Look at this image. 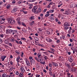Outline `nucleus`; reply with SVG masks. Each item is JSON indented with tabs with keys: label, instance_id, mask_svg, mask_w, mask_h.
I'll use <instances>...</instances> for the list:
<instances>
[{
	"label": "nucleus",
	"instance_id": "f257e3e1",
	"mask_svg": "<svg viewBox=\"0 0 77 77\" xmlns=\"http://www.w3.org/2000/svg\"><path fill=\"white\" fill-rule=\"evenodd\" d=\"M37 9H38V6H35L32 9V11L35 14H38L39 8L38 9V11L37 10Z\"/></svg>",
	"mask_w": 77,
	"mask_h": 77
},
{
	"label": "nucleus",
	"instance_id": "f03ea898",
	"mask_svg": "<svg viewBox=\"0 0 77 77\" xmlns=\"http://www.w3.org/2000/svg\"><path fill=\"white\" fill-rule=\"evenodd\" d=\"M7 21L9 24L14 25L15 23V21L14 20H11L10 18H8L7 19Z\"/></svg>",
	"mask_w": 77,
	"mask_h": 77
},
{
	"label": "nucleus",
	"instance_id": "7ed1b4c3",
	"mask_svg": "<svg viewBox=\"0 0 77 77\" xmlns=\"http://www.w3.org/2000/svg\"><path fill=\"white\" fill-rule=\"evenodd\" d=\"M39 62H40V63H41V64H44V65H45V61L42 62V55H41V54H39Z\"/></svg>",
	"mask_w": 77,
	"mask_h": 77
},
{
	"label": "nucleus",
	"instance_id": "20e7f679",
	"mask_svg": "<svg viewBox=\"0 0 77 77\" xmlns=\"http://www.w3.org/2000/svg\"><path fill=\"white\" fill-rule=\"evenodd\" d=\"M50 50L51 51H48V52H49V53H52L53 54H55V53L54 52L56 51L55 49L53 48H50Z\"/></svg>",
	"mask_w": 77,
	"mask_h": 77
},
{
	"label": "nucleus",
	"instance_id": "39448f33",
	"mask_svg": "<svg viewBox=\"0 0 77 77\" xmlns=\"http://www.w3.org/2000/svg\"><path fill=\"white\" fill-rule=\"evenodd\" d=\"M52 65L54 67H55L57 68V67H58V63H56L54 62H52Z\"/></svg>",
	"mask_w": 77,
	"mask_h": 77
},
{
	"label": "nucleus",
	"instance_id": "423d86ee",
	"mask_svg": "<svg viewBox=\"0 0 77 77\" xmlns=\"http://www.w3.org/2000/svg\"><path fill=\"white\" fill-rule=\"evenodd\" d=\"M69 60L70 62L72 63L73 60H74V57L73 56H71L70 58L69 59Z\"/></svg>",
	"mask_w": 77,
	"mask_h": 77
},
{
	"label": "nucleus",
	"instance_id": "0eeeda50",
	"mask_svg": "<svg viewBox=\"0 0 77 77\" xmlns=\"http://www.w3.org/2000/svg\"><path fill=\"white\" fill-rule=\"evenodd\" d=\"M65 65L69 69H71V65L69 63H65Z\"/></svg>",
	"mask_w": 77,
	"mask_h": 77
},
{
	"label": "nucleus",
	"instance_id": "6e6552de",
	"mask_svg": "<svg viewBox=\"0 0 77 77\" xmlns=\"http://www.w3.org/2000/svg\"><path fill=\"white\" fill-rule=\"evenodd\" d=\"M30 62H31V65H34L35 63V60H34L33 59H32V60H31Z\"/></svg>",
	"mask_w": 77,
	"mask_h": 77
},
{
	"label": "nucleus",
	"instance_id": "1a4fd4ad",
	"mask_svg": "<svg viewBox=\"0 0 77 77\" xmlns=\"http://www.w3.org/2000/svg\"><path fill=\"white\" fill-rule=\"evenodd\" d=\"M46 41L48 42H52V40H51V39L50 38L48 37H47L46 38Z\"/></svg>",
	"mask_w": 77,
	"mask_h": 77
},
{
	"label": "nucleus",
	"instance_id": "9d476101",
	"mask_svg": "<svg viewBox=\"0 0 77 77\" xmlns=\"http://www.w3.org/2000/svg\"><path fill=\"white\" fill-rule=\"evenodd\" d=\"M64 27H67L68 26H70V25L67 22H66L65 23H64Z\"/></svg>",
	"mask_w": 77,
	"mask_h": 77
},
{
	"label": "nucleus",
	"instance_id": "9b49d317",
	"mask_svg": "<svg viewBox=\"0 0 77 77\" xmlns=\"http://www.w3.org/2000/svg\"><path fill=\"white\" fill-rule=\"evenodd\" d=\"M17 62L18 63V62H20L21 63L23 64V63H24V61H23V58H21L20 60L17 61Z\"/></svg>",
	"mask_w": 77,
	"mask_h": 77
},
{
	"label": "nucleus",
	"instance_id": "f8f14e48",
	"mask_svg": "<svg viewBox=\"0 0 77 77\" xmlns=\"http://www.w3.org/2000/svg\"><path fill=\"white\" fill-rule=\"evenodd\" d=\"M39 37L40 38L41 40H42V39H44V38L42 36V34H40L39 35Z\"/></svg>",
	"mask_w": 77,
	"mask_h": 77
},
{
	"label": "nucleus",
	"instance_id": "ddd939ff",
	"mask_svg": "<svg viewBox=\"0 0 77 77\" xmlns=\"http://www.w3.org/2000/svg\"><path fill=\"white\" fill-rule=\"evenodd\" d=\"M26 63L28 66H30V62L29 61H26Z\"/></svg>",
	"mask_w": 77,
	"mask_h": 77
},
{
	"label": "nucleus",
	"instance_id": "4468645a",
	"mask_svg": "<svg viewBox=\"0 0 77 77\" xmlns=\"http://www.w3.org/2000/svg\"><path fill=\"white\" fill-rule=\"evenodd\" d=\"M6 56H2L1 57V59H2V61H4V60H5V59L6 58Z\"/></svg>",
	"mask_w": 77,
	"mask_h": 77
},
{
	"label": "nucleus",
	"instance_id": "2eb2a0df",
	"mask_svg": "<svg viewBox=\"0 0 77 77\" xmlns=\"http://www.w3.org/2000/svg\"><path fill=\"white\" fill-rule=\"evenodd\" d=\"M20 18H17V23L18 24H19V26H20L21 25V22H20Z\"/></svg>",
	"mask_w": 77,
	"mask_h": 77
},
{
	"label": "nucleus",
	"instance_id": "dca6fc26",
	"mask_svg": "<svg viewBox=\"0 0 77 77\" xmlns=\"http://www.w3.org/2000/svg\"><path fill=\"white\" fill-rule=\"evenodd\" d=\"M4 42L6 44H9V40L8 39L5 40L4 41Z\"/></svg>",
	"mask_w": 77,
	"mask_h": 77
},
{
	"label": "nucleus",
	"instance_id": "f3484780",
	"mask_svg": "<svg viewBox=\"0 0 77 77\" xmlns=\"http://www.w3.org/2000/svg\"><path fill=\"white\" fill-rule=\"evenodd\" d=\"M75 61H73V63L71 64V66H72L73 67L74 66H75Z\"/></svg>",
	"mask_w": 77,
	"mask_h": 77
},
{
	"label": "nucleus",
	"instance_id": "a211bd4d",
	"mask_svg": "<svg viewBox=\"0 0 77 77\" xmlns=\"http://www.w3.org/2000/svg\"><path fill=\"white\" fill-rule=\"evenodd\" d=\"M70 49H71L72 50V51L76 50V49H75V47H73V46H72V47L70 48Z\"/></svg>",
	"mask_w": 77,
	"mask_h": 77
},
{
	"label": "nucleus",
	"instance_id": "6ab92c4d",
	"mask_svg": "<svg viewBox=\"0 0 77 77\" xmlns=\"http://www.w3.org/2000/svg\"><path fill=\"white\" fill-rule=\"evenodd\" d=\"M17 11V9H14L12 10L11 11V13H15V12Z\"/></svg>",
	"mask_w": 77,
	"mask_h": 77
},
{
	"label": "nucleus",
	"instance_id": "aec40b11",
	"mask_svg": "<svg viewBox=\"0 0 77 77\" xmlns=\"http://www.w3.org/2000/svg\"><path fill=\"white\" fill-rule=\"evenodd\" d=\"M7 33H11V29H7L6 30Z\"/></svg>",
	"mask_w": 77,
	"mask_h": 77
},
{
	"label": "nucleus",
	"instance_id": "412c9836",
	"mask_svg": "<svg viewBox=\"0 0 77 77\" xmlns=\"http://www.w3.org/2000/svg\"><path fill=\"white\" fill-rule=\"evenodd\" d=\"M8 77V75H6V74L4 73L2 75V77Z\"/></svg>",
	"mask_w": 77,
	"mask_h": 77
},
{
	"label": "nucleus",
	"instance_id": "4be33fe9",
	"mask_svg": "<svg viewBox=\"0 0 77 77\" xmlns=\"http://www.w3.org/2000/svg\"><path fill=\"white\" fill-rule=\"evenodd\" d=\"M21 72H24V68L23 67H22L21 68Z\"/></svg>",
	"mask_w": 77,
	"mask_h": 77
},
{
	"label": "nucleus",
	"instance_id": "5701e85b",
	"mask_svg": "<svg viewBox=\"0 0 77 77\" xmlns=\"http://www.w3.org/2000/svg\"><path fill=\"white\" fill-rule=\"evenodd\" d=\"M23 73H19V77H23Z\"/></svg>",
	"mask_w": 77,
	"mask_h": 77
},
{
	"label": "nucleus",
	"instance_id": "b1692460",
	"mask_svg": "<svg viewBox=\"0 0 77 77\" xmlns=\"http://www.w3.org/2000/svg\"><path fill=\"white\" fill-rule=\"evenodd\" d=\"M44 57V59H45V60H47V59H48V57H47V56L44 55V56H43Z\"/></svg>",
	"mask_w": 77,
	"mask_h": 77
},
{
	"label": "nucleus",
	"instance_id": "393cba45",
	"mask_svg": "<svg viewBox=\"0 0 77 77\" xmlns=\"http://www.w3.org/2000/svg\"><path fill=\"white\" fill-rule=\"evenodd\" d=\"M69 29V27L68 26L64 27V30H67L68 29Z\"/></svg>",
	"mask_w": 77,
	"mask_h": 77
},
{
	"label": "nucleus",
	"instance_id": "a878e982",
	"mask_svg": "<svg viewBox=\"0 0 77 77\" xmlns=\"http://www.w3.org/2000/svg\"><path fill=\"white\" fill-rule=\"evenodd\" d=\"M35 60H36L38 62H39V58H38L37 57H35Z\"/></svg>",
	"mask_w": 77,
	"mask_h": 77
},
{
	"label": "nucleus",
	"instance_id": "bb28decb",
	"mask_svg": "<svg viewBox=\"0 0 77 77\" xmlns=\"http://www.w3.org/2000/svg\"><path fill=\"white\" fill-rule=\"evenodd\" d=\"M29 19L30 20H34L35 19V17H34V16H32L29 17Z\"/></svg>",
	"mask_w": 77,
	"mask_h": 77
},
{
	"label": "nucleus",
	"instance_id": "cd10ccee",
	"mask_svg": "<svg viewBox=\"0 0 77 77\" xmlns=\"http://www.w3.org/2000/svg\"><path fill=\"white\" fill-rule=\"evenodd\" d=\"M54 10H50L49 11L50 12V13H53L54 12Z\"/></svg>",
	"mask_w": 77,
	"mask_h": 77
},
{
	"label": "nucleus",
	"instance_id": "c85d7f7f",
	"mask_svg": "<svg viewBox=\"0 0 77 77\" xmlns=\"http://www.w3.org/2000/svg\"><path fill=\"white\" fill-rule=\"evenodd\" d=\"M71 6L72 8H75V4H72L71 5Z\"/></svg>",
	"mask_w": 77,
	"mask_h": 77
},
{
	"label": "nucleus",
	"instance_id": "c756f323",
	"mask_svg": "<svg viewBox=\"0 0 77 77\" xmlns=\"http://www.w3.org/2000/svg\"><path fill=\"white\" fill-rule=\"evenodd\" d=\"M20 59V56H18V57H17L16 58V60H17V61H18Z\"/></svg>",
	"mask_w": 77,
	"mask_h": 77
},
{
	"label": "nucleus",
	"instance_id": "7c9ffc66",
	"mask_svg": "<svg viewBox=\"0 0 77 77\" xmlns=\"http://www.w3.org/2000/svg\"><path fill=\"white\" fill-rule=\"evenodd\" d=\"M21 24L23 25V26H24V27H26V24H25L24 23L22 22Z\"/></svg>",
	"mask_w": 77,
	"mask_h": 77
},
{
	"label": "nucleus",
	"instance_id": "2f4dec72",
	"mask_svg": "<svg viewBox=\"0 0 77 77\" xmlns=\"http://www.w3.org/2000/svg\"><path fill=\"white\" fill-rule=\"evenodd\" d=\"M34 39L35 40L37 41H38V38H37V37H35L34 38Z\"/></svg>",
	"mask_w": 77,
	"mask_h": 77
},
{
	"label": "nucleus",
	"instance_id": "473e14b6",
	"mask_svg": "<svg viewBox=\"0 0 77 77\" xmlns=\"http://www.w3.org/2000/svg\"><path fill=\"white\" fill-rule=\"evenodd\" d=\"M34 24V21H32L31 23H30V25L31 26H32L33 24Z\"/></svg>",
	"mask_w": 77,
	"mask_h": 77
},
{
	"label": "nucleus",
	"instance_id": "72a5a7b5",
	"mask_svg": "<svg viewBox=\"0 0 77 77\" xmlns=\"http://www.w3.org/2000/svg\"><path fill=\"white\" fill-rule=\"evenodd\" d=\"M50 15V14H46L45 15V17H48Z\"/></svg>",
	"mask_w": 77,
	"mask_h": 77
},
{
	"label": "nucleus",
	"instance_id": "f704fd0d",
	"mask_svg": "<svg viewBox=\"0 0 77 77\" xmlns=\"http://www.w3.org/2000/svg\"><path fill=\"white\" fill-rule=\"evenodd\" d=\"M10 40L11 42H14V41H15V40L14 38H11Z\"/></svg>",
	"mask_w": 77,
	"mask_h": 77
},
{
	"label": "nucleus",
	"instance_id": "c9c22d12",
	"mask_svg": "<svg viewBox=\"0 0 77 77\" xmlns=\"http://www.w3.org/2000/svg\"><path fill=\"white\" fill-rule=\"evenodd\" d=\"M65 14L66 15H69V13L68 12V11H66L65 13Z\"/></svg>",
	"mask_w": 77,
	"mask_h": 77
},
{
	"label": "nucleus",
	"instance_id": "e433bc0d",
	"mask_svg": "<svg viewBox=\"0 0 77 77\" xmlns=\"http://www.w3.org/2000/svg\"><path fill=\"white\" fill-rule=\"evenodd\" d=\"M49 66L50 67H51V68H52V64L51 63H49Z\"/></svg>",
	"mask_w": 77,
	"mask_h": 77
},
{
	"label": "nucleus",
	"instance_id": "4c0bfd02",
	"mask_svg": "<svg viewBox=\"0 0 77 77\" xmlns=\"http://www.w3.org/2000/svg\"><path fill=\"white\" fill-rule=\"evenodd\" d=\"M46 32L47 34H48V35H50V33L49 31H47Z\"/></svg>",
	"mask_w": 77,
	"mask_h": 77
},
{
	"label": "nucleus",
	"instance_id": "58836bf2",
	"mask_svg": "<svg viewBox=\"0 0 77 77\" xmlns=\"http://www.w3.org/2000/svg\"><path fill=\"white\" fill-rule=\"evenodd\" d=\"M29 2H35V0H28Z\"/></svg>",
	"mask_w": 77,
	"mask_h": 77
},
{
	"label": "nucleus",
	"instance_id": "ea45409f",
	"mask_svg": "<svg viewBox=\"0 0 77 77\" xmlns=\"http://www.w3.org/2000/svg\"><path fill=\"white\" fill-rule=\"evenodd\" d=\"M15 74L16 75H18V74H19V72L18 71H17L16 72Z\"/></svg>",
	"mask_w": 77,
	"mask_h": 77
},
{
	"label": "nucleus",
	"instance_id": "a19ab883",
	"mask_svg": "<svg viewBox=\"0 0 77 77\" xmlns=\"http://www.w3.org/2000/svg\"><path fill=\"white\" fill-rule=\"evenodd\" d=\"M15 53H16L18 55H20V53L18 51H15Z\"/></svg>",
	"mask_w": 77,
	"mask_h": 77
},
{
	"label": "nucleus",
	"instance_id": "79ce46f5",
	"mask_svg": "<svg viewBox=\"0 0 77 77\" xmlns=\"http://www.w3.org/2000/svg\"><path fill=\"white\" fill-rule=\"evenodd\" d=\"M8 45L10 46V47H12V45L10 43L8 44Z\"/></svg>",
	"mask_w": 77,
	"mask_h": 77
},
{
	"label": "nucleus",
	"instance_id": "37998d69",
	"mask_svg": "<svg viewBox=\"0 0 77 77\" xmlns=\"http://www.w3.org/2000/svg\"><path fill=\"white\" fill-rule=\"evenodd\" d=\"M47 10V9H45L43 11V12L44 13H45V11H46Z\"/></svg>",
	"mask_w": 77,
	"mask_h": 77
},
{
	"label": "nucleus",
	"instance_id": "c03bdc74",
	"mask_svg": "<svg viewBox=\"0 0 77 77\" xmlns=\"http://www.w3.org/2000/svg\"><path fill=\"white\" fill-rule=\"evenodd\" d=\"M39 46H41V47H44V46L43 45L40 44H39Z\"/></svg>",
	"mask_w": 77,
	"mask_h": 77
},
{
	"label": "nucleus",
	"instance_id": "a18cd8bd",
	"mask_svg": "<svg viewBox=\"0 0 77 77\" xmlns=\"http://www.w3.org/2000/svg\"><path fill=\"white\" fill-rule=\"evenodd\" d=\"M22 31H23V32H27V30L25 29H24L23 30H22Z\"/></svg>",
	"mask_w": 77,
	"mask_h": 77
},
{
	"label": "nucleus",
	"instance_id": "49530a36",
	"mask_svg": "<svg viewBox=\"0 0 77 77\" xmlns=\"http://www.w3.org/2000/svg\"><path fill=\"white\" fill-rule=\"evenodd\" d=\"M11 33H13L12 34L13 35H14V30H11Z\"/></svg>",
	"mask_w": 77,
	"mask_h": 77
},
{
	"label": "nucleus",
	"instance_id": "de8ad7c7",
	"mask_svg": "<svg viewBox=\"0 0 77 77\" xmlns=\"http://www.w3.org/2000/svg\"><path fill=\"white\" fill-rule=\"evenodd\" d=\"M41 11V8L40 7L39 8V12H40Z\"/></svg>",
	"mask_w": 77,
	"mask_h": 77
},
{
	"label": "nucleus",
	"instance_id": "09e8293b",
	"mask_svg": "<svg viewBox=\"0 0 77 77\" xmlns=\"http://www.w3.org/2000/svg\"><path fill=\"white\" fill-rule=\"evenodd\" d=\"M67 75H71V73H69V72H68L67 73Z\"/></svg>",
	"mask_w": 77,
	"mask_h": 77
},
{
	"label": "nucleus",
	"instance_id": "8fccbe9b",
	"mask_svg": "<svg viewBox=\"0 0 77 77\" xmlns=\"http://www.w3.org/2000/svg\"><path fill=\"white\" fill-rule=\"evenodd\" d=\"M21 39H22V40H23V41H26V38H22Z\"/></svg>",
	"mask_w": 77,
	"mask_h": 77
},
{
	"label": "nucleus",
	"instance_id": "3c124183",
	"mask_svg": "<svg viewBox=\"0 0 77 77\" xmlns=\"http://www.w3.org/2000/svg\"><path fill=\"white\" fill-rule=\"evenodd\" d=\"M10 64L11 65H13V62L12 61H10Z\"/></svg>",
	"mask_w": 77,
	"mask_h": 77
},
{
	"label": "nucleus",
	"instance_id": "603ef678",
	"mask_svg": "<svg viewBox=\"0 0 77 77\" xmlns=\"http://www.w3.org/2000/svg\"><path fill=\"white\" fill-rule=\"evenodd\" d=\"M0 36H1V38H3V34H1Z\"/></svg>",
	"mask_w": 77,
	"mask_h": 77
},
{
	"label": "nucleus",
	"instance_id": "864d4df0",
	"mask_svg": "<svg viewBox=\"0 0 77 77\" xmlns=\"http://www.w3.org/2000/svg\"><path fill=\"white\" fill-rule=\"evenodd\" d=\"M60 40H57V41H56V42H57V43H59V42H60Z\"/></svg>",
	"mask_w": 77,
	"mask_h": 77
},
{
	"label": "nucleus",
	"instance_id": "5fc2aeb1",
	"mask_svg": "<svg viewBox=\"0 0 77 77\" xmlns=\"http://www.w3.org/2000/svg\"><path fill=\"white\" fill-rule=\"evenodd\" d=\"M66 72H68L69 71V69H67V70H66Z\"/></svg>",
	"mask_w": 77,
	"mask_h": 77
},
{
	"label": "nucleus",
	"instance_id": "6e6d98bb",
	"mask_svg": "<svg viewBox=\"0 0 77 77\" xmlns=\"http://www.w3.org/2000/svg\"><path fill=\"white\" fill-rule=\"evenodd\" d=\"M23 12L24 14H26L27 13V11H23Z\"/></svg>",
	"mask_w": 77,
	"mask_h": 77
},
{
	"label": "nucleus",
	"instance_id": "4d7b16f0",
	"mask_svg": "<svg viewBox=\"0 0 77 77\" xmlns=\"http://www.w3.org/2000/svg\"><path fill=\"white\" fill-rule=\"evenodd\" d=\"M10 70H11V71H12V70H13V67H11L10 68Z\"/></svg>",
	"mask_w": 77,
	"mask_h": 77
},
{
	"label": "nucleus",
	"instance_id": "13d9d810",
	"mask_svg": "<svg viewBox=\"0 0 77 77\" xmlns=\"http://www.w3.org/2000/svg\"><path fill=\"white\" fill-rule=\"evenodd\" d=\"M43 71L45 72V73H47V71L46 70H45V69H43Z\"/></svg>",
	"mask_w": 77,
	"mask_h": 77
},
{
	"label": "nucleus",
	"instance_id": "bf43d9fd",
	"mask_svg": "<svg viewBox=\"0 0 77 77\" xmlns=\"http://www.w3.org/2000/svg\"><path fill=\"white\" fill-rule=\"evenodd\" d=\"M60 11L61 12H63L64 11V9H61Z\"/></svg>",
	"mask_w": 77,
	"mask_h": 77
},
{
	"label": "nucleus",
	"instance_id": "052dcab7",
	"mask_svg": "<svg viewBox=\"0 0 77 77\" xmlns=\"http://www.w3.org/2000/svg\"><path fill=\"white\" fill-rule=\"evenodd\" d=\"M51 47H52V48H55V47H56L55 46H54V45H51Z\"/></svg>",
	"mask_w": 77,
	"mask_h": 77
},
{
	"label": "nucleus",
	"instance_id": "680f3d73",
	"mask_svg": "<svg viewBox=\"0 0 77 77\" xmlns=\"http://www.w3.org/2000/svg\"><path fill=\"white\" fill-rule=\"evenodd\" d=\"M39 31H40V32H41L42 30V29H41V28H39Z\"/></svg>",
	"mask_w": 77,
	"mask_h": 77
},
{
	"label": "nucleus",
	"instance_id": "e2e57ef3",
	"mask_svg": "<svg viewBox=\"0 0 77 77\" xmlns=\"http://www.w3.org/2000/svg\"><path fill=\"white\" fill-rule=\"evenodd\" d=\"M2 39H0V43H2Z\"/></svg>",
	"mask_w": 77,
	"mask_h": 77
},
{
	"label": "nucleus",
	"instance_id": "0e129e2a",
	"mask_svg": "<svg viewBox=\"0 0 77 77\" xmlns=\"http://www.w3.org/2000/svg\"><path fill=\"white\" fill-rule=\"evenodd\" d=\"M72 45V44H71V43H70L68 45V46H69V47H71Z\"/></svg>",
	"mask_w": 77,
	"mask_h": 77
},
{
	"label": "nucleus",
	"instance_id": "69168bd1",
	"mask_svg": "<svg viewBox=\"0 0 77 77\" xmlns=\"http://www.w3.org/2000/svg\"><path fill=\"white\" fill-rule=\"evenodd\" d=\"M62 38L63 39H65V35H62Z\"/></svg>",
	"mask_w": 77,
	"mask_h": 77
},
{
	"label": "nucleus",
	"instance_id": "338daca9",
	"mask_svg": "<svg viewBox=\"0 0 77 77\" xmlns=\"http://www.w3.org/2000/svg\"><path fill=\"white\" fill-rule=\"evenodd\" d=\"M18 44H22V42H21V41H20L19 42Z\"/></svg>",
	"mask_w": 77,
	"mask_h": 77
},
{
	"label": "nucleus",
	"instance_id": "774afa93",
	"mask_svg": "<svg viewBox=\"0 0 77 77\" xmlns=\"http://www.w3.org/2000/svg\"><path fill=\"white\" fill-rule=\"evenodd\" d=\"M49 74H51V75L52 74H53V73H52V72H51V71H50L49 72Z\"/></svg>",
	"mask_w": 77,
	"mask_h": 77
}]
</instances>
